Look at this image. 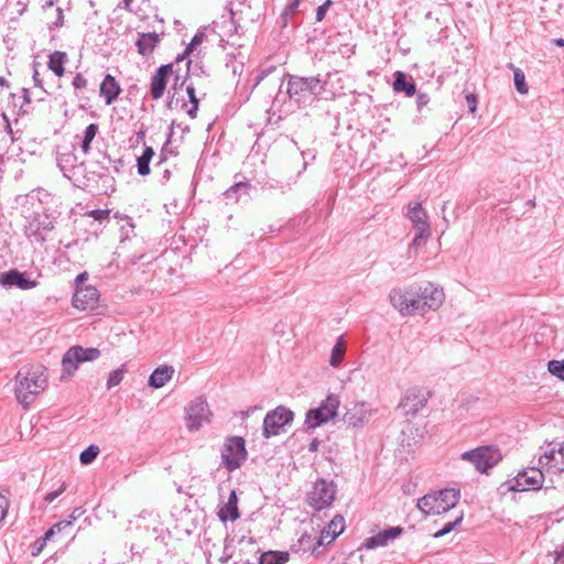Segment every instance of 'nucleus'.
Segmentation results:
<instances>
[{
    "instance_id": "nucleus-31",
    "label": "nucleus",
    "mask_w": 564,
    "mask_h": 564,
    "mask_svg": "<svg viewBox=\"0 0 564 564\" xmlns=\"http://www.w3.org/2000/svg\"><path fill=\"white\" fill-rule=\"evenodd\" d=\"M289 553L283 551L263 552L259 557V564H284L289 561Z\"/></svg>"
},
{
    "instance_id": "nucleus-11",
    "label": "nucleus",
    "mask_w": 564,
    "mask_h": 564,
    "mask_svg": "<svg viewBox=\"0 0 564 564\" xmlns=\"http://www.w3.org/2000/svg\"><path fill=\"white\" fill-rule=\"evenodd\" d=\"M212 411L205 398L196 397L185 409V422L189 432H196L210 421Z\"/></svg>"
},
{
    "instance_id": "nucleus-26",
    "label": "nucleus",
    "mask_w": 564,
    "mask_h": 564,
    "mask_svg": "<svg viewBox=\"0 0 564 564\" xmlns=\"http://www.w3.org/2000/svg\"><path fill=\"white\" fill-rule=\"evenodd\" d=\"M218 517L221 521H235L240 517L238 497L235 490L230 491L227 502L218 511Z\"/></svg>"
},
{
    "instance_id": "nucleus-12",
    "label": "nucleus",
    "mask_w": 564,
    "mask_h": 564,
    "mask_svg": "<svg viewBox=\"0 0 564 564\" xmlns=\"http://www.w3.org/2000/svg\"><path fill=\"white\" fill-rule=\"evenodd\" d=\"M339 403V398L337 395H327L319 406L311 409L306 413L305 424L307 427L315 429L335 417L337 415Z\"/></svg>"
},
{
    "instance_id": "nucleus-59",
    "label": "nucleus",
    "mask_w": 564,
    "mask_h": 564,
    "mask_svg": "<svg viewBox=\"0 0 564 564\" xmlns=\"http://www.w3.org/2000/svg\"><path fill=\"white\" fill-rule=\"evenodd\" d=\"M88 280V273L87 272H82L79 273L76 278H75V281H74V284H75V289H77V286H86L84 283Z\"/></svg>"
},
{
    "instance_id": "nucleus-2",
    "label": "nucleus",
    "mask_w": 564,
    "mask_h": 564,
    "mask_svg": "<svg viewBox=\"0 0 564 564\" xmlns=\"http://www.w3.org/2000/svg\"><path fill=\"white\" fill-rule=\"evenodd\" d=\"M47 197V192L35 189L25 196L22 205L23 214L28 219L25 232L29 237H34L36 241L45 240V234L54 227L52 218L45 213L43 206V198Z\"/></svg>"
},
{
    "instance_id": "nucleus-52",
    "label": "nucleus",
    "mask_w": 564,
    "mask_h": 564,
    "mask_svg": "<svg viewBox=\"0 0 564 564\" xmlns=\"http://www.w3.org/2000/svg\"><path fill=\"white\" fill-rule=\"evenodd\" d=\"M330 4H332V1L326 0L323 4H321L316 9V21L317 22H321L325 18V14H326L328 8L330 7Z\"/></svg>"
},
{
    "instance_id": "nucleus-50",
    "label": "nucleus",
    "mask_w": 564,
    "mask_h": 564,
    "mask_svg": "<svg viewBox=\"0 0 564 564\" xmlns=\"http://www.w3.org/2000/svg\"><path fill=\"white\" fill-rule=\"evenodd\" d=\"M39 66H40V63L33 62V64H32V67H33V75H32L33 83H34L35 87H39L43 91H45L44 88H43V80L40 77Z\"/></svg>"
},
{
    "instance_id": "nucleus-46",
    "label": "nucleus",
    "mask_w": 564,
    "mask_h": 564,
    "mask_svg": "<svg viewBox=\"0 0 564 564\" xmlns=\"http://www.w3.org/2000/svg\"><path fill=\"white\" fill-rule=\"evenodd\" d=\"M554 466L558 471L564 473V446L562 444L557 446Z\"/></svg>"
},
{
    "instance_id": "nucleus-6",
    "label": "nucleus",
    "mask_w": 564,
    "mask_h": 564,
    "mask_svg": "<svg viewBox=\"0 0 564 564\" xmlns=\"http://www.w3.org/2000/svg\"><path fill=\"white\" fill-rule=\"evenodd\" d=\"M87 165L83 182L79 185L93 187L96 191L107 194L108 191L115 189V178L109 174V169L104 161H93Z\"/></svg>"
},
{
    "instance_id": "nucleus-39",
    "label": "nucleus",
    "mask_w": 564,
    "mask_h": 564,
    "mask_svg": "<svg viewBox=\"0 0 564 564\" xmlns=\"http://www.w3.org/2000/svg\"><path fill=\"white\" fill-rule=\"evenodd\" d=\"M100 449L97 445H89L79 455V462L82 465L91 464L98 456Z\"/></svg>"
},
{
    "instance_id": "nucleus-23",
    "label": "nucleus",
    "mask_w": 564,
    "mask_h": 564,
    "mask_svg": "<svg viewBox=\"0 0 564 564\" xmlns=\"http://www.w3.org/2000/svg\"><path fill=\"white\" fill-rule=\"evenodd\" d=\"M121 87L116 78L107 74L100 84V96L105 98L106 105H111L120 95Z\"/></svg>"
},
{
    "instance_id": "nucleus-17",
    "label": "nucleus",
    "mask_w": 564,
    "mask_h": 564,
    "mask_svg": "<svg viewBox=\"0 0 564 564\" xmlns=\"http://www.w3.org/2000/svg\"><path fill=\"white\" fill-rule=\"evenodd\" d=\"M100 293L96 286L87 285V286H77L75 289L72 304L75 308L86 311V310H95L97 307L99 301Z\"/></svg>"
},
{
    "instance_id": "nucleus-13",
    "label": "nucleus",
    "mask_w": 564,
    "mask_h": 564,
    "mask_svg": "<svg viewBox=\"0 0 564 564\" xmlns=\"http://www.w3.org/2000/svg\"><path fill=\"white\" fill-rule=\"evenodd\" d=\"M294 419V413L283 406L279 405L274 410L268 412L263 420V436L269 438L271 436L278 435L280 431L285 426L292 423Z\"/></svg>"
},
{
    "instance_id": "nucleus-64",
    "label": "nucleus",
    "mask_w": 564,
    "mask_h": 564,
    "mask_svg": "<svg viewBox=\"0 0 564 564\" xmlns=\"http://www.w3.org/2000/svg\"><path fill=\"white\" fill-rule=\"evenodd\" d=\"M132 3H133V0H121V2L119 3L118 7L123 8L128 12H134V10L132 9Z\"/></svg>"
},
{
    "instance_id": "nucleus-45",
    "label": "nucleus",
    "mask_w": 564,
    "mask_h": 564,
    "mask_svg": "<svg viewBox=\"0 0 564 564\" xmlns=\"http://www.w3.org/2000/svg\"><path fill=\"white\" fill-rule=\"evenodd\" d=\"M431 235V232H421V231H416L411 245H410V250L411 249H416L419 248L422 243H425L426 239L429 238V236Z\"/></svg>"
},
{
    "instance_id": "nucleus-41",
    "label": "nucleus",
    "mask_w": 564,
    "mask_h": 564,
    "mask_svg": "<svg viewBox=\"0 0 564 564\" xmlns=\"http://www.w3.org/2000/svg\"><path fill=\"white\" fill-rule=\"evenodd\" d=\"M547 370L551 375L564 380V360H551L547 364Z\"/></svg>"
},
{
    "instance_id": "nucleus-29",
    "label": "nucleus",
    "mask_w": 564,
    "mask_h": 564,
    "mask_svg": "<svg viewBox=\"0 0 564 564\" xmlns=\"http://www.w3.org/2000/svg\"><path fill=\"white\" fill-rule=\"evenodd\" d=\"M68 61L67 54L62 51H55L48 55L47 67L57 76L62 77L65 73V64Z\"/></svg>"
},
{
    "instance_id": "nucleus-21",
    "label": "nucleus",
    "mask_w": 564,
    "mask_h": 564,
    "mask_svg": "<svg viewBox=\"0 0 564 564\" xmlns=\"http://www.w3.org/2000/svg\"><path fill=\"white\" fill-rule=\"evenodd\" d=\"M408 217L411 220L413 228L421 232H431V227L427 221V216L419 202L411 203L408 206Z\"/></svg>"
},
{
    "instance_id": "nucleus-10",
    "label": "nucleus",
    "mask_w": 564,
    "mask_h": 564,
    "mask_svg": "<svg viewBox=\"0 0 564 564\" xmlns=\"http://www.w3.org/2000/svg\"><path fill=\"white\" fill-rule=\"evenodd\" d=\"M100 354L98 348L73 346L67 349L62 358L63 372L72 376L77 370L79 364L94 361L100 357Z\"/></svg>"
},
{
    "instance_id": "nucleus-61",
    "label": "nucleus",
    "mask_w": 564,
    "mask_h": 564,
    "mask_svg": "<svg viewBox=\"0 0 564 564\" xmlns=\"http://www.w3.org/2000/svg\"><path fill=\"white\" fill-rule=\"evenodd\" d=\"M152 517L151 519V523H152V533H151V536H153L154 540L158 539V531H159V525H160V522L159 520L156 519V517H153L152 514H150Z\"/></svg>"
},
{
    "instance_id": "nucleus-48",
    "label": "nucleus",
    "mask_w": 564,
    "mask_h": 564,
    "mask_svg": "<svg viewBox=\"0 0 564 564\" xmlns=\"http://www.w3.org/2000/svg\"><path fill=\"white\" fill-rule=\"evenodd\" d=\"M110 210L108 209H94L89 212V216L97 221H104L109 218Z\"/></svg>"
},
{
    "instance_id": "nucleus-25",
    "label": "nucleus",
    "mask_w": 564,
    "mask_h": 564,
    "mask_svg": "<svg viewBox=\"0 0 564 564\" xmlns=\"http://www.w3.org/2000/svg\"><path fill=\"white\" fill-rule=\"evenodd\" d=\"M175 370L172 366H161L154 369L149 377V386L154 389L164 387L173 377Z\"/></svg>"
},
{
    "instance_id": "nucleus-55",
    "label": "nucleus",
    "mask_w": 564,
    "mask_h": 564,
    "mask_svg": "<svg viewBox=\"0 0 564 564\" xmlns=\"http://www.w3.org/2000/svg\"><path fill=\"white\" fill-rule=\"evenodd\" d=\"M466 101L468 106V110L470 113H475L477 109V98L474 94H469L466 96Z\"/></svg>"
},
{
    "instance_id": "nucleus-54",
    "label": "nucleus",
    "mask_w": 564,
    "mask_h": 564,
    "mask_svg": "<svg viewBox=\"0 0 564 564\" xmlns=\"http://www.w3.org/2000/svg\"><path fill=\"white\" fill-rule=\"evenodd\" d=\"M554 562L553 564H564V544L557 546L554 552Z\"/></svg>"
},
{
    "instance_id": "nucleus-44",
    "label": "nucleus",
    "mask_w": 564,
    "mask_h": 564,
    "mask_svg": "<svg viewBox=\"0 0 564 564\" xmlns=\"http://www.w3.org/2000/svg\"><path fill=\"white\" fill-rule=\"evenodd\" d=\"M70 524V521H67V522H58L56 523L55 525H53L51 529H48L42 538H40L42 541H44L45 543L51 540L53 538V535L55 534L56 530L57 531H61L63 528L67 527Z\"/></svg>"
},
{
    "instance_id": "nucleus-28",
    "label": "nucleus",
    "mask_w": 564,
    "mask_h": 564,
    "mask_svg": "<svg viewBox=\"0 0 564 564\" xmlns=\"http://www.w3.org/2000/svg\"><path fill=\"white\" fill-rule=\"evenodd\" d=\"M393 89L397 93H404L408 97H412L416 91V85L412 80H408L403 72L394 73Z\"/></svg>"
},
{
    "instance_id": "nucleus-4",
    "label": "nucleus",
    "mask_w": 564,
    "mask_h": 564,
    "mask_svg": "<svg viewBox=\"0 0 564 564\" xmlns=\"http://www.w3.org/2000/svg\"><path fill=\"white\" fill-rule=\"evenodd\" d=\"M325 83L315 76L301 77L291 75L288 80V95L299 106L312 102L325 88Z\"/></svg>"
},
{
    "instance_id": "nucleus-40",
    "label": "nucleus",
    "mask_w": 564,
    "mask_h": 564,
    "mask_svg": "<svg viewBox=\"0 0 564 564\" xmlns=\"http://www.w3.org/2000/svg\"><path fill=\"white\" fill-rule=\"evenodd\" d=\"M67 489V482L64 480L58 481V486L55 489H52L48 491L44 498L43 501L46 505L52 503L55 499H57L65 490Z\"/></svg>"
},
{
    "instance_id": "nucleus-7",
    "label": "nucleus",
    "mask_w": 564,
    "mask_h": 564,
    "mask_svg": "<svg viewBox=\"0 0 564 564\" xmlns=\"http://www.w3.org/2000/svg\"><path fill=\"white\" fill-rule=\"evenodd\" d=\"M337 494V486L333 480L318 478L306 494V502L314 510L329 508Z\"/></svg>"
},
{
    "instance_id": "nucleus-36",
    "label": "nucleus",
    "mask_w": 564,
    "mask_h": 564,
    "mask_svg": "<svg viewBox=\"0 0 564 564\" xmlns=\"http://www.w3.org/2000/svg\"><path fill=\"white\" fill-rule=\"evenodd\" d=\"M345 345L341 338L337 340V343L333 346L329 364L333 367H338L345 355Z\"/></svg>"
},
{
    "instance_id": "nucleus-18",
    "label": "nucleus",
    "mask_w": 564,
    "mask_h": 564,
    "mask_svg": "<svg viewBox=\"0 0 564 564\" xmlns=\"http://www.w3.org/2000/svg\"><path fill=\"white\" fill-rule=\"evenodd\" d=\"M0 284L4 288H18L26 291L34 289L39 283L36 280H32L25 272H21L17 269L2 272L0 274Z\"/></svg>"
},
{
    "instance_id": "nucleus-43",
    "label": "nucleus",
    "mask_w": 564,
    "mask_h": 564,
    "mask_svg": "<svg viewBox=\"0 0 564 564\" xmlns=\"http://www.w3.org/2000/svg\"><path fill=\"white\" fill-rule=\"evenodd\" d=\"M275 69L276 67L273 65L261 68L254 77L252 89H254L267 76H269Z\"/></svg>"
},
{
    "instance_id": "nucleus-22",
    "label": "nucleus",
    "mask_w": 564,
    "mask_h": 564,
    "mask_svg": "<svg viewBox=\"0 0 564 564\" xmlns=\"http://www.w3.org/2000/svg\"><path fill=\"white\" fill-rule=\"evenodd\" d=\"M215 26L219 30L221 36L228 39L243 32L242 26L236 19V14L230 10L227 15H223L219 22H215Z\"/></svg>"
},
{
    "instance_id": "nucleus-38",
    "label": "nucleus",
    "mask_w": 564,
    "mask_h": 564,
    "mask_svg": "<svg viewBox=\"0 0 564 564\" xmlns=\"http://www.w3.org/2000/svg\"><path fill=\"white\" fill-rule=\"evenodd\" d=\"M126 365H121L119 368L112 370L107 379V389L110 390L121 383L126 373Z\"/></svg>"
},
{
    "instance_id": "nucleus-3",
    "label": "nucleus",
    "mask_w": 564,
    "mask_h": 564,
    "mask_svg": "<svg viewBox=\"0 0 564 564\" xmlns=\"http://www.w3.org/2000/svg\"><path fill=\"white\" fill-rule=\"evenodd\" d=\"M46 387L47 377L42 367L23 368L15 376V398L24 409H28Z\"/></svg>"
},
{
    "instance_id": "nucleus-16",
    "label": "nucleus",
    "mask_w": 564,
    "mask_h": 564,
    "mask_svg": "<svg viewBox=\"0 0 564 564\" xmlns=\"http://www.w3.org/2000/svg\"><path fill=\"white\" fill-rule=\"evenodd\" d=\"M544 476L535 468L520 471L511 481L505 484L510 491L536 490L543 485Z\"/></svg>"
},
{
    "instance_id": "nucleus-51",
    "label": "nucleus",
    "mask_w": 564,
    "mask_h": 564,
    "mask_svg": "<svg viewBox=\"0 0 564 564\" xmlns=\"http://www.w3.org/2000/svg\"><path fill=\"white\" fill-rule=\"evenodd\" d=\"M76 90H80L87 87V79L80 74H76L72 83Z\"/></svg>"
},
{
    "instance_id": "nucleus-19",
    "label": "nucleus",
    "mask_w": 564,
    "mask_h": 564,
    "mask_svg": "<svg viewBox=\"0 0 564 564\" xmlns=\"http://www.w3.org/2000/svg\"><path fill=\"white\" fill-rule=\"evenodd\" d=\"M403 531L404 529L402 527H390L384 529L377 534L367 538L362 543V547L366 550H375L387 546L389 542L402 535Z\"/></svg>"
},
{
    "instance_id": "nucleus-57",
    "label": "nucleus",
    "mask_w": 564,
    "mask_h": 564,
    "mask_svg": "<svg viewBox=\"0 0 564 564\" xmlns=\"http://www.w3.org/2000/svg\"><path fill=\"white\" fill-rule=\"evenodd\" d=\"M429 101H430V97L425 93H420L416 96V105H417L419 109H421L422 107L426 106L429 104Z\"/></svg>"
},
{
    "instance_id": "nucleus-35",
    "label": "nucleus",
    "mask_w": 564,
    "mask_h": 564,
    "mask_svg": "<svg viewBox=\"0 0 564 564\" xmlns=\"http://www.w3.org/2000/svg\"><path fill=\"white\" fill-rule=\"evenodd\" d=\"M464 518V512L460 511L458 516L455 517L454 520L446 522L443 528L435 533H433L434 539H440L452 532L453 530L457 529Z\"/></svg>"
},
{
    "instance_id": "nucleus-30",
    "label": "nucleus",
    "mask_w": 564,
    "mask_h": 564,
    "mask_svg": "<svg viewBox=\"0 0 564 564\" xmlns=\"http://www.w3.org/2000/svg\"><path fill=\"white\" fill-rule=\"evenodd\" d=\"M251 187V184L248 182L235 183L224 193L225 198L227 199V202L237 203L242 195H249Z\"/></svg>"
},
{
    "instance_id": "nucleus-42",
    "label": "nucleus",
    "mask_w": 564,
    "mask_h": 564,
    "mask_svg": "<svg viewBox=\"0 0 564 564\" xmlns=\"http://www.w3.org/2000/svg\"><path fill=\"white\" fill-rule=\"evenodd\" d=\"M560 444H550L551 448L549 451H545L543 455H541L539 463L541 465H547L551 462L555 460L556 457V449Z\"/></svg>"
},
{
    "instance_id": "nucleus-49",
    "label": "nucleus",
    "mask_w": 564,
    "mask_h": 564,
    "mask_svg": "<svg viewBox=\"0 0 564 564\" xmlns=\"http://www.w3.org/2000/svg\"><path fill=\"white\" fill-rule=\"evenodd\" d=\"M330 540V532L329 530H326V529H323L321 531V535L316 542V544L314 545L313 550H312V553H316L317 549L321 546V545H324V544H328L327 541Z\"/></svg>"
},
{
    "instance_id": "nucleus-60",
    "label": "nucleus",
    "mask_w": 564,
    "mask_h": 564,
    "mask_svg": "<svg viewBox=\"0 0 564 564\" xmlns=\"http://www.w3.org/2000/svg\"><path fill=\"white\" fill-rule=\"evenodd\" d=\"M293 15H286V10L284 9L280 15L279 24L282 29L286 28L292 20Z\"/></svg>"
},
{
    "instance_id": "nucleus-37",
    "label": "nucleus",
    "mask_w": 564,
    "mask_h": 564,
    "mask_svg": "<svg viewBox=\"0 0 564 564\" xmlns=\"http://www.w3.org/2000/svg\"><path fill=\"white\" fill-rule=\"evenodd\" d=\"M509 66L513 69V80L516 89L519 94L524 95L528 93L529 87L525 83V75L520 68L513 67L512 64H509Z\"/></svg>"
},
{
    "instance_id": "nucleus-1",
    "label": "nucleus",
    "mask_w": 564,
    "mask_h": 564,
    "mask_svg": "<svg viewBox=\"0 0 564 564\" xmlns=\"http://www.w3.org/2000/svg\"><path fill=\"white\" fill-rule=\"evenodd\" d=\"M443 289L431 282L413 283L393 288L389 293L390 304L402 315L413 316L437 310L444 302Z\"/></svg>"
},
{
    "instance_id": "nucleus-5",
    "label": "nucleus",
    "mask_w": 564,
    "mask_h": 564,
    "mask_svg": "<svg viewBox=\"0 0 564 564\" xmlns=\"http://www.w3.org/2000/svg\"><path fill=\"white\" fill-rule=\"evenodd\" d=\"M460 491L455 488H445L427 494L417 500L416 507L425 514H442L458 503Z\"/></svg>"
},
{
    "instance_id": "nucleus-58",
    "label": "nucleus",
    "mask_w": 564,
    "mask_h": 564,
    "mask_svg": "<svg viewBox=\"0 0 564 564\" xmlns=\"http://www.w3.org/2000/svg\"><path fill=\"white\" fill-rule=\"evenodd\" d=\"M301 0H292L284 9L286 10V15H294L297 11Z\"/></svg>"
},
{
    "instance_id": "nucleus-8",
    "label": "nucleus",
    "mask_w": 564,
    "mask_h": 564,
    "mask_svg": "<svg viewBox=\"0 0 564 564\" xmlns=\"http://www.w3.org/2000/svg\"><path fill=\"white\" fill-rule=\"evenodd\" d=\"M462 459L474 464L475 468L487 474L489 469L496 466L502 458L501 453L496 446H480L475 449L464 452Z\"/></svg>"
},
{
    "instance_id": "nucleus-24",
    "label": "nucleus",
    "mask_w": 564,
    "mask_h": 564,
    "mask_svg": "<svg viewBox=\"0 0 564 564\" xmlns=\"http://www.w3.org/2000/svg\"><path fill=\"white\" fill-rule=\"evenodd\" d=\"M368 419V409L365 403H356L345 414V422L354 427L362 426Z\"/></svg>"
},
{
    "instance_id": "nucleus-53",
    "label": "nucleus",
    "mask_w": 564,
    "mask_h": 564,
    "mask_svg": "<svg viewBox=\"0 0 564 564\" xmlns=\"http://www.w3.org/2000/svg\"><path fill=\"white\" fill-rule=\"evenodd\" d=\"M9 505V499L6 496L0 495V522L6 518L8 513Z\"/></svg>"
},
{
    "instance_id": "nucleus-20",
    "label": "nucleus",
    "mask_w": 564,
    "mask_h": 564,
    "mask_svg": "<svg viewBox=\"0 0 564 564\" xmlns=\"http://www.w3.org/2000/svg\"><path fill=\"white\" fill-rule=\"evenodd\" d=\"M172 64L160 66L151 78L150 94L153 99H160L166 88L167 80L172 75Z\"/></svg>"
},
{
    "instance_id": "nucleus-62",
    "label": "nucleus",
    "mask_w": 564,
    "mask_h": 564,
    "mask_svg": "<svg viewBox=\"0 0 564 564\" xmlns=\"http://www.w3.org/2000/svg\"><path fill=\"white\" fill-rule=\"evenodd\" d=\"M198 104H199V100H195V101H192V106L191 108H188L186 110L187 115L191 117V118H195L196 117V113H197V110H198Z\"/></svg>"
},
{
    "instance_id": "nucleus-34",
    "label": "nucleus",
    "mask_w": 564,
    "mask_h": 564,
    "mask_svg": "<svg viewBox=\"0 0 564 564\" xmlns=\"http://www.w3.org/2000/svg\"><path fill=\"white\" fill-rule=\"evenodd\" d=\"M98 132V124L90 123L86 127L84 131V138L80 143V148L85 154H87L90 150V144L93 140L95 139L96 134Z\"/></svg>"
},
{
    "instance_id": "nucleus-47",
    "label": "nucleus",
    "mask_w": 564,
    "mask_h": 564,
    "mask_svg": "<svg viewBox=\"0 0 564 564\" xmlns=\"http://www.w3.org/2000/svg\"><path fill=\"white\" fill-rule=\"evenodd\" d=\"M204 37H205V34L203 32H197L191 40L189 44L187 45L186 50H185V54H189L191 52H193V50L203 43L204 41Z\"/></svg>"
},
{
    "instance_id": "nucleus-27",
    "label": "nucleus",
    "mask_w": 564,
    "mask_h": 564,
    "mask_svg": "<svg viewBox=\"0 0 564 564\" xmlns=\"http://www.w3.org/2000/svg\"><path fill=\"white\" fill-rule=\"evenodd\" d=\"M160 42L159 34L155 32L141 33L135 42L138 53L147 56L150 55L158 43Z\"/></svg>"
},
{
    "instance_id": "nucleus-32",
    "label": "nucleus",
    "mask_w": 564,
    "mask_h": 564,
    "mask_svg": "<svg viewBox=\"0 0 564 564\" xmlns=\"http://www.w3.org/2000/svg\"><path fill=\"white\" fill-rule=\"evenodd\" d=\"M154 156V151L151 147H145L143 153L137 160L138 173L145 176L150 173V162Z\"/></svg>"
},
{
    "instance_id": "nucleus-15",
    "label": "nucleus",
    "mask_w": 564,
    "mask_h": 564,
    "mask_svg": "<svg viewBox=\"0 0 564 564\" xmlns=\"http://www.w3.org/2000/svg\"><path fill=\"white\" fill-rule=\"evenodd\" d=\"M431 392L425 388L413 387L406 390L400 406L406 415L415 416L427 404Z\"/></svg>"
},
{
    "instance_id": "nucleus-63",
    "label": "nucleus",
    "mask_w": 564,
    "mask_h": 564,
    "mask_svg": "<svg viewBox=\"0 0 564 564\" xmlns=\"http://www.w3.org/2000/svg\"><path fill=\"white\" fill-rule=\"evenodd\" d=\"M45 544L46 543L44 541H42L41 539H37L33 545L32 554L33 555L39 554L42 551V549L45 546Z\"/></svg>"
},
{
    "instance_id": "nucleus-14",
    "label": "nucleus",
    "mask_w": 564,
    "mask_h": 564,
    "mask_svg": "<svg viewBox=\"0 0 564 564\" xmlns=\"http://www.w3.org/2000/svg\"><path fill=\"white\" fill-rule=\"evenodd\" d=\"M56 161L65 177L75 183L83 182L87 165L84 161H79L73 151L58 154Z\"/></svg>"
},
{
    "instance_id": "nucleus-56",
    "label": "nucleus",
    "mask_w": 564,
    "mask_h": 564,
    "mask_svg": "<svg viewBox=\"0 0 564 564\" xmlns=\"http://www.w3.org/2000/svg\"><path fill=\"white\" fill-rule=\"evenodd\" d=\"M170 140H167L164 145L162 147L161 153H160V161L159 165L162 164L164 161H166L169 154H173L172 150L169 149Z\"/></svg>"
},
{
    "instance_id": "nucleus-33",
    "label": "nucleus",
    "mask_w": 564,
    "mask_h": 564,
    "mask_svg": "<svg viewBox=\"0 0 564 564\" xmlns=\"http://www.w3.org/2000/svg\"><path fill=\"white\" fill-rule=\"evenodd\" d=\"M345 528V519L340 514H336L330 522L328 523L326 530L330 532V540L327 541L330 544L343 531Z\"/></svg>"
},
{
    "instance_id": "nucleus-9",
    "label": "nucleus",
    "mask_w": 564,
    "mask_h": 564,
    "mask_svg": "<svg viewBox=\"0 0 564 564\" xmlns=\"http://www.w3.org/2000/svg\"><path fill=\"white\" fill-rule=\"evenodd\" d=\"M247 459L245 440L240 436H230L221 449V463L228 471L238 469Z\"/></svg>"
}]
</instances>
